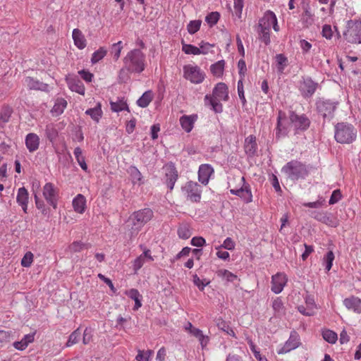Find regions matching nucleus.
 Listing matches in <instances>:
<instances>
[{"label":"nucleus","mask_w":361,"mask_h":361,"mask_svg":"<svg viewBox=\"0 0 361 361\" xmlns=\"http://www.w3.org/2000/svg\"><path fill=\"white\" fill-rule=\"evenodd\" d=\"M276 32L279 31V25L275 13L271 11H267L263 16L259 20L257 32L259 39L266 44H269L271 27Z\"/></svg>","instance_id":"obj_3"},{"label":"nucleus","mask_w":361,"mask_h":361,"mask_svg":"<svg viewBox=\"0 0 361 361\" xmlns=\"http://www.w3.org/2000/svg\"><path fill=\"white\" fill-rule=\"evenodd\" d=\"M125 294L135 301V305L133 307L134 310H137L142 307L141 300L142 296L140 295L139 291L135 288H131L126 290Z\"/></svg>","instance_id":"obj_31"},{"label":"nucleus","mask_w":361,"mask_h":361,"mask_svg":"<svg viewBox=\"0 0 361 361\" xmlns=\"http://www.w3.org/2000/svg\"><path fill=\"white\" fill-rule=\"evenodd\" d=\"M275 58H276V61L277 63L278 71L279 73H282L283 72L285 68L288 64V58L282 54H276Z\"/></svg>","instance_id":"obj_40"},{"label":"nucleus","mask_w":361,"mask_h":361,"mask_svg":"<svg viewBox=\"0 0 361 361\" xmlns=\"http://www.w3.org/2000/svg\"><path fill=\"white\" fill-rule=\"evenodd\" d=\"M228 97L227 85L224 82H219L214 87L212 94L205 96V104L210 105L214 112L221 113L223 111V106L220 102L227 101Z\"/></svg>","instance_id":"obj_4"},{"label":"nucleus","mask_w":361,"mask_h":361,"mask_svg":"<svg viewBox=\"0 0 361 361\" xmlns=\"http://www.w3.org/2000/svg\"><path fill=\"white\" fill-rule=\"evenodd\" d=\"M322 36L327 39H331L334 32L330 25H324L322 27Z\"/></svg>","instance_id":"obj_56"},{"label":"nucleus","mask_w":361,"mask_h":361,"mask_svg":"<svg viewBox=\"0 0 361 361\" xmlns=\"http://www.w3.org/2000/svg\"><path fill=\"white\" fill-rule=\"evenodd\" d=\"M187 199L192 202H199L201 200L202 189L200 185L193 181H189L182 188Z\"/></svg>","instance_id":"obj_11"},{"label":"nucleus","mask_w":361,"mask_h":361,"mask_svg":"<svg viewBox=\"0 0 361 361\" xmlns=\"http://www.w3.org/2000/svg\"><path fill=\"white\" fill-rule=\"evenodd\" d=\"M334 252L330 250L329 251L326 256L324 258V261L326 264V271H329L332 267L333 262L334 260Z\"/></svg>","instance_id":"obj_53"},{"label":"nucleus","mask_w":361,"mask_h":361,"mask_svg":"<svg viewBox=\"0 0 361 361\" xmlns=\"http://www.w3.org/2000/svg\"><path fill=\"white\" fill-rule=\"evenodd\" d=\"M219 13L216 11L211 12L206 16L205 20L212 27L217 23L218 20H219Z\"/></svg>","instance_id":"obj_51"},{"label":"nucleus","mask_w":361,"mask_h":361,"mask_svg":"<svg viewBox=\"0 0 361 361\" xmlns=\"http://www.w3.org/2000/svg\"><path fill=\"white\" fill-rule=\"evenodd\" d=\"M302 20L306 25H312L313 23V15L310 11L306 8L302 15Z\"/></svg>","instance_id":"obj_55"},{"label":"nucleus","mask_w":361,"mask_h":361,"mask_svg":"<svg viewBox=\"0 0 361 361\" xmlns=\"http://www.w3.org/2000/svg\"><path fill=\"white\" fill-rule=\"evenodd\" d=\"M218 328L225 332L226 334L231 336L233 338H236L235 334L233 329L230 325L223 319H219L216 324Z\"/></svg>","instance_id":"obj_41"},{"label":"nucleus","mask_w":361,"mask_h":361,"mask_svg":"<svg viewBox=\"0 0 361 361\" xmlns=\"http://www.w3.org/2000/svg\"><path fill=\"white\" fill-rule=\"evenodd\" d=\"M128 173L133 184L141 183L142 176L140 171L135 166H130L128 169Z\"/></svg>","instance_id":"obj_43"},{"label":"nucleus","mask_w":361,"mask_h":361,"mask_svg":"<svg viewBox=\"0 0 361 361\" xmlns=\"http://www.w3.org/2000/svg\"><path fill=\"white\" fill-rule=\"evenodd\" d=\"M85 248V244L81 241H74L68 246L71 252H79Z\"/></svg>","instance_id":"obj_52"},{"label":"nucleus","mask_w":361,"mask_h":361,"mask_svg":"<svg viewBox=\"0 0 361 361\" xmlns=\"http://www.w3.org/2000/svg\"><path fill=\"white\" fill-rule=\"evenodd\" d=\"M224 67L225 61L220 60L210 66V71L214 76L221 78L224 74Z\"/></svg>","instance_id":"obj_34"},{"label":"nucleus","mask_w":361,"mask_h":361,"mask_svg":"<svg viewBox=\"0 0 361 361\" xmlns=\"http://www.w3.org/2000/svg\"><path fill=\"white\" fill-rule=\"evenodd\" d=\"M322 336L326 341L332 344L335 343L338 339L337 334L329 329L323 331Z\"/></svg>","instance_id":"obj_45"},{"label":"nucleus","mask_w":361,"mask_h":361,"mask_svg":"<svg viewBox=\"0 0 361 361\" xmlns=\"http://www.w3.org/2000/svg\"><path fill=\"white\" fill-rule=\"evenodd\" d=\"M123 68L120 71L119 77L126 70L130 73H140L146 68L145 54L139 49H134L128 52L123 58Z\"/></svg>","instance_id":"obj_2"},{"label":"nucleus","mask_w":361,"mask_h":361,"mask_svg":"<svg viewBox=\"0 0 361 361\" xmlns=\"http://www.w3.org/2000/svg\"><path fill=\"white\" fill-rule=\"evenodd\" d=\"M153 353L154 352L152 350H148L146 351L139 350L135 359L137 361H149Z\"/></svg>","instance_id":"obj_48"},{"label":"nucleus","mask_w":361,"mask_h":361,"mask_svg":"<svg viewBox=\"0 0 361 361\" xmlns=\"http://www.w3.org/2000/svg\"><path fill=\"white\" fill-rule=\"evenodd\" d=\"M292 126L290 118L287 117L286 114L279 110L277 115V122L276 126V138L280 139L288 135L290 128Z\"/></svg>","instance_id":"obj_10"},{"label":"nucleus","mask_w":361,"mask_h":361,"mask_svg":"<svg viewBox=\"0 0 361 361\" xmlns=\"http://www.w3.org/2000/svg\"><path fill=\"white\" fill-rule=\"evenodd\" d=\"M163 169L165 173V183L169 190H172L178 178V171L172 163L166 164Z\"/></svg>","instance_id":"obj_14"},{"label":"nucleus","mask_w":361,"mask_h":361,"mask_svg":"<svg viewBox=\"0 0 361 361\" xmlns=\"http://www.w3.org/2000/svg\"><path fill=\"white\" fill-rule=\"evenodd\" d=\"M344 306L355 314H361V299L358 297L351 295L343 300Z\"/></svg>","instance_id":"obj_18"},{"label":"nucleus","mask_w":361,"mask_h":361,"mask_svg":"<svg viewBox=\"0 0 361 361\" xmlns=\"http://www.w3.org/2000/svg\"><path fill=\"white\" fill-rule=\"evenodd\" d=\"M235 243L231 238H226L223 244L221 245V247L228 250H233L235 248Z\"/></svg>","instance_id":"obj_57"},{"label":"nucleus","mask_w":361,"mask_h":361,"mask_svg":"<svg viewBox=\"0 0 361 361\" xmlns=\"http://www.w3.org/2000/svg\"><path fill=\"white\" fill-rule=\"evenodd\" d=\"M154 94L152 91L145 92L137 101V104L142 108L147 107L152 101Z\"/></svg>","instance_id":"obj_36"},{"label":"nucleus","mask_w":361,"mask_h":361,"mask_svg":"<svg viewBox=\"0 0 361 361\" xmlns=\"http://www.w3.org/2000/svg\"><path fill=\"white\" fill-rule=\"evenodd\" d=\"M289 118L294 128L295 134L306 130L310 125V119L305 114L298 115L295 111H290Z\"/></svg>","instance_id":"obj_12"},{"label":"nucleus","mask_w":361,"mask_h":361,"mask_svg":"<svg viewBox=\"0 0 361 361\" xmlns=\"http://www.w3.org/2000/svg\"><path fill=\"white\" fill-rule=\"evenodd\" d=\"M214 173L213 168L209 164H202L199 167L198 180L203 185L209 183L210 176Z\"/></svg>","instance_id":"obj_21"},{"label":"nucleus","mask_w":361,"mask_h":361,"mask_svg":"<svg viewBox=\"0 0 361 361\" xmlns=\"http://www.w3.org/2000/svg\"><path fill=\"white\" fill-rule=\"evenodd\" d=\"M299 339L298 336L291 335L283 346L278 350V354H284L298 347Z\"/></svg>","instance_id":"obj_27"},{"label":"nucleus","mask_w":361,"mask_h":361,"mask_svg":"<svg viewBox=\"0 0 361 361\" xmlns=\"http://www.w3.org/2000/svg\"><path fill=\"white\" fill-rule=\"evenodd\" d=\"M178 235L182 239H188L191 235V231L187 224H182L178 227Z\"/></svg>","instance_id":"obj_46"},{"label":"nucleus","mask_w":361,"mask_h":361,"mask_svg":"<svg viewBox=\"0 0 361 361\" xmlns=\"http://www.w3.org/2000/svg\"><path fill=\"white\" fill-rule=\"evenodd\" d=\"M42 193L47 203L56 209L59 198V190L51 183H47L43 187Z\"/></svg>","instance_id":"obj_13"},{"label":"nucleus","mask_w":361,"mask_h":361,"mask_svg":"<svg viewBox=\"0 0 361 361\" xmlns=\"http://www.w3.org/2000/svg\"><path fill=\"white\" fill-rule=\"evenodd\" d=\"M66 80L69 89L71 91L75 92L81 95L85 94V86L82 81L78 78L75 77H66Z\"/></svg>","instance_id":"obj_23"},{"label":"nucleus","mask_w":361,"mask_h":361,"mask_svg":"<svg viewBox=\"0 0 361 361\" xmlns=\"http://www.w3.org/2000/svg\"><path fill=\"white\" fill-rule=\"evenodd\" d=\"M212 47L213 45L210 44L208 42H202L200 44V47H198L200 54H207L209 51L210 48Z\"/></svg>","instance_id":"obj_58"},{"label":"nucleus","mask_w":361,"mask_h":361,"mask_svg":"<svg viewBox=\"0 0 361 361\" xmlns=\"http://www.w3.org/2000/svg\"><path fill=\"white\" fill-rule=\"evenodd\" d=\"M283 171L292 180L304 178L308 173L305 165L298 161L287 163L283 167Z\"/></svg>","instance_id":"obj_7"},{"label":"nucleus","mask_w":361,"mask_h":361,"mask_svg":"<svg viewBox=\"0 0 361 361\" xmlns=\"http://www.w3.org/2000/svg\"><path fill=\"white\" fill-rule=\"evenodd\" d=\"M319 112L324 118H332L334 113L337 108L338 102H331L330 100L319 101L317 104Z\"/></svg>","instance_id":"obj_15"},{"label":"nucleus","mask_w":361,"mask_h":361,"mask_svg":"<svg viewBox=\"0 0 361 361\" xmlns=\"http://www.w3.org/2000/svg\"><path fill=\"white\" fill-rule=\"evenodd\" d=\"M183 71V78L193 84L202 83L206 77L205 73L197 65H185Z\"/></svg>","instance_id":"obj_9"},{"label":"nucleus","mask_w":361,"mask_h":361,"mask_svg":"<svg viewBox=\"0 0 361 361\" xmlns=\"http://www.w3.org/2000/svg\"><path fill=\"white\" fill-rule=\"evenodd\" d=\"M202 21L200 20H191L187 25L188 32L193 35L196 33L200 28Z\"/></svg>","instance_id":"obj_50"},{"label":"nucleus","mask_w":361,"mask_h":361,"mask_svg":"<svg viewBox=\"0 0 361 361\" xmlns=\"http://www.w3.org/2000/svg\"><path fill=\"white\" fill-rule=\"evenodd\" d=\"M45 135L51 142L56 140L58 136V131L54 124L49 123L46 126Z\"/></svg>","instance_id":"obj_42"},{"label":"nucleus","mask_w":361,"mask_h":361,"mask_svg":"<svg viewBox=\"0 0 361 361\" xmlns=\"http://www.w3.org/2000/svg\"><path fill=\"white\" fill-rule=\"evenodd\" d=\"M85 114L89 115L95 122L98 123L103 114L101 103L99 102L95 107L86 110Z\"/></svg>","instance_id":"obj_33"},{"label":"nucleus","mask_w":361,"mask_h":361,"mask_svg":"<svg viewBox=\"0 0 361 361\" xmlns=\"http://www.w3.org/2000/svg\"><path fill=\"white\" fill-rule=\"evenodd\" d=\"M190 334L198 339L202 348L207 345L209 341V336L204 335L200 329L195 328L192 329Z\"/></svg>","instance_id":"obj_35"},{"label":"nucleus","mask_w":361,"mask_h":361,"mask_svg":"<svg viewBox=\"0 0 361 361\" xmlns=\"http://www.w3.org/2000/svg\"><path fill=\"white\" fill-rule=\"evenodd\" d=\"M182 51L186 54L200 55L198 47L182 42Z\"/></svg>","instance_id":"obj_47"},{"label":"nucleus","mask_w":361,"mask_h":361,"mask_svg":"<svg viewBox=\"0 0 361 361\" xmlns=\"http://www.w3.org/2000/svg\"><path fill=\"white\" fill-rule=\"evenodd\" d=\"M357 129L350 123H338L335 126L334 138L341 144H350L357 138Z\"/></svg>","instance_id":"obj_5"},{"label":"nucleus","mask_w":361,"mask_h":361,"mask_svg":"<svg viewBox=\"0 0 361 361\" xmlns=\"http://www.w3.org/2000/svg\"><path fill=\"white\" fill-rule=\"evenodd\" d=\"M300 47L302 49L303 53H307L312 48V44L305 39H301L300 41Z\"/></svg>","instance_id":"obj_64"},{"label":"nucleus","mask_w":361,"mask_h":361,"mask_svg":"<svg viewBox=\"0 0 361 361\" xmlns=\"http://www.w3.org/2000/svg\"><path fill=\"white\" fill-rule=\"evenodd\" d=\"M272 308L277 316L285 314V307L281 298H276L273 300Z\"/></svg>","instance_id":"obj_38"},{"label":"nucleus","mask_w":361,"mask_h":361,"mask_svg":"<svg viewBox=\"0 0 361 361\" xmlns=\"http://www.w3.org/2000/svg\"><path fill=\"white\" fill-rule=\"evenodd\" d=\"M147 260H154V258L151 255V252L149 250H144L143 253H142L133 262V269L134 270V272L135 274L137 273V271L142 267V266Z\"/></svg>","instance_id":"obj_20"},{"label":"nucleus","mask_w":361,"mask_h":361,"mask_svg":"<svg viewBox=\"0 0 361 361\" xmlns=\"http://www.w3.org/2000/svg\"><path fill=\"white\" fill-rule=\"evenodd\" d=\"M25 145L30 152L37 151L39 146V137L33 133H28L25 137Z\"/></svg>","instance_id":"obj_25"},{"label":"nucleus","mask_w":361,"mask_h":361,"mask_svg":"<svg viewBox=\"0 0 361 361\" xmlns=\"http://www.w3.org/2000/svg\"><path fill=\"white\" fill-rule=\"evenodd\" d=\"M107 51L104 47H100L98 50L95 51L92 56L91 62L94 64L102 60L106 55Z\"/></svg>","instance_id":"obj_44"},{"label":"nucleus","mask_w":361,"mask_h":361,"mask_svg":"<svg viewBox=\"0 0 361 361\" xmlns=\"http://www.w3.org/2000/svg\"><path fill=\"white\" fill-rule=\"evenodd\" d=\"M197 118L198 116L197 114L184 115L181 116L180 118V124L182 128L186 133H190L192 130Z\"/></svg>","instance_id":"obj_24"},{"label":"nucleus","mask_w":361,"mask_h":361,"mask_svg":"<svg viewBox=\"0 0 361 361\" xmlns=\"http://www.w3.org/2000/svg\"><path fill=\"white\" fill-rule=\"evenodd\" d=\"M205 243V239L200 236L193 237L191 240V245L195 247H202Z\"/></svg>","instance_id":"obj_59"},{"label":"nucleus","mask_w":361,"mask_h":361,"mask_svg":"<svg viewBox=\"0 0 361 361\" xmlns=\"http://www.w3.org/2000/svg\"><path fill=\"white\" fill-rule=\"evenodd\" d=\"M81 78L86 82H90L92 81L94 75L89 71L82 70L78 72Z\"/></svg>","instance_id":"obj_61"},{"label":"nucleus","mask_w":361,"mask_h":361,"mask_svg":"<svg viewBox=\"0 0 361 361\" xmlns=\"http://www.w3.org/2000/svg\"><path fill=\"white\" fill-rule=\"evenodd\" d=\"M306 307L300 305L298 307V311L306 316H312L314 314L315 310H317V305L314 300L311 296H307L305 298Z\"/></svg>","instance_id":"obj_22"},{"label":"nucleus","mask_w":361,"mask_h":361,"mask_svg":"<svg viewBox=\"0 0 361 361\" xmlns=\"http://www.w3.org/2000/svg\"><path fill=\"white\" fill-rule=\"evenodd\" d=\"M72 37L74 45L79 49H83L87 46V40L82 31L78 28H75L72 32Z\"/></svg>","instance_id":"obj_26"},{"label":"nucleus","mask_w":361,"mask_h":361,"mask_svg":"<svg viewBox=\"0 0 361 361\" xmlns=\"http://www.w3.org/2000/svg\"><path fill=\"white\" fill-rule=\"evenodd\" d=\"M341 197V192L339 190H334L329 200V204H334L336 203Z\"/></svg>","instance_id":"obj_63"},{"label":"nucleus","mask_w":361,"mask_h":361,"mask_svg":"<svg viewBox=\"0 0 361 361\" xmlns=\"http://www.w3.org/2000/svg\"><path fill=\"white\" fill-rule=\"evenodd\" d=\"M154 214L151 209L145 208L134 212L128 218L126 226L127 235L130 239L136 237L142 227L152 218Z\"/></svg>","instance_id":"obj_1"},{"label":"nucleus","mask_w":361,"mask_h":361,"mask_svg":"<svg viewBox=\"0 0 361 361\" xmlns=\"http://www.w3.org/2000/svg\"><path fill=\"white\" fill-rule=\"evenodd\" d=\"M92 335L91 329L89 328H86L83 334L82 343L85 345H87L92 341Z\"/></svg>","instance_id":"obj_60"},{"label":"nucleus","mask_w":361,"mask_h":361,"mask_svg":"<svg viewBox=\"0 0 361 361\" xmlns=\"http://www.w3.org/2000/svg\"><path fill=\"white\" fill-rule=\"evenodd\" d=\"M317 87V82L311 78H306L300 86V91L304 97H310L314 94Z\"/></svg>","instance_id":"obj_19"},{"label":"nucleus","mask_w":361,"mask_h":361,"mask_svg":"<svg viewBox=\"0 0 361 361\" xmlns=\"http://www.w3.org/2000/svg\"><path fill=\"white\" fill-rule=\"evenodd\" d=\"M245 153L250 156H253L257 149V145L256 142V137L253 135H250L245 138L244 145Z\"/></svg>","instance_id":"obj_29"},{"label":"nucleus","mask_w":361,"mask_h":361,"mask_svg":"<svg viewBox=\"0 0 361 361\" xmlns=\"http://www.w3.org/2000/svg\"><path fill=\"white\" fill-rule=\"evenodd\" d=\"M11 331L0 330V343H8L11 338Z\"/></svg>","instance_id":"obj_62"},{"label":"nucleus","mask_w":361,"mask_h":361,"mask_svg":"<svg viewBox=\"0 0 361 361\" xmlns=\"http://www.w3.org/2000/svg\"><path fill=\"white\" fill-rule=\"evenodd\" d=\"M111 109L114 112H120L123 110L129 111V108L124 97L118 98L117 101L110 102Z\"/></svg>","instance_id":"obj_32"},{"label":"nucleus","mask_w":361,"mask_h":361,"mask_svg":"<svg viewBox=\"0 0 361 361\" xmlns=\"http://www.w3.org/2000/svg\"><path fill=\"white\" fill-rule=\"evenodd\" d=\"M218 277L221 278L229 282H233L234 280L237 279V276L230 271L224 269H219L216 272Z\"/></svg>","instance_id":"obj_39"},{"label":"nucleus","mask_w":361,"mask_h":361,"mask_svg":"<svg viewBox=\"0 0 361 361\" xmlns=\"http://www.w3.org/2000/svg\"><path fill=\"white\" fill-rule=\"evenodd\" d=\"M312 216L316 220L331 227L336 228L338 226V220L335 217L330 216L326 212H312Z\"/></svg>","instance_id":"obj_17"},{"label":"nucleus","mask_w":361,"mask_h":361,"mask_svg":"<svg viewBox=\"0 0 361 361\" xmlns=\"http://www.w3.org/2000/svg\"><path fill=\"white\" fill-rule=\"evenodd\" d=\"M28 192L24 188H20L18 190L16 200L19 205L21 206L25 213H27V204H28Z\"/></svg>","instance_id":"obj_30"},{"label":"nucleus","mask_w":361,"mask_h":361,"mask_svg":"<svg viewBox=\"0 0 361 361\" xmlns=\"http://www.w3.org/2000/svg\"><path fill=\"white\" fill-rule=\"evenodd\" d=\"M288 282V277L285 273L278 272L271 277V287L272 292L279 294L282 292L283 288Z\"/></svg>","instance_id":"obj_16"},{"label":"nucleus","mask_w":361,"mask_h":361,"mask_svg":"<svg viewBox=\"0 0 361 361\" xmlns=\"http://www.w3.org/2000/svg\"><path fill=\"white\" fill-rule=\"evenodd\" d=\"M67 106V102L63 98H59L56 100L55 104L52 108V113L56 116L61 114Z\"/></svg>","instance_id":"obj_37"},{"label":"nucleus","mask_w":361,"mask_h":361,"mask_svg":"<svg viewBox=\"0 0 361 361\" xmlns=\"http://www.w3.org/2000/svg\"><path fill=\"white\" fill-rule=\"evenodd\" d=\"M233 180L237 182L235 185L232 183H229L230 192L237 195L243 199L245 202H251L252 201V195L249 184L246 183L243 176H235Z\"/></svg>","instance_id":"obj_6"},{"label":"nucleus","mask_w":361,"mask_h":361,"mask_svg":"<svg viewBox=\"0 0 361 361\" xmlns=\"http://www.w3.org/2000/svg\"><path fill=\"white\" fill-rule=\"evenodd\" d=\"M345 39L350 43H361V21L348 20L346 30L343 32Z\"/></svg>","instance_id":"obj_8"},{"label":"nucleus","mask_w":361,"mask_h":361,"mask_svg":"<svg viewBox=\"0 0 361 361\" xmlns=\"http://www.w3.org/2000/svg\"><path fill=\"white\" fill-rule=\"evenodd\" d=\"M34 255L31 252H27L21 259L23 267H30L33 262Z\"/></svg>","instance_id":"obj_54"},{"label":"nucleus","mask_w":361,"mask_h":361,"mask_svg":"<svg viewBox=\"0 0 361 361\" xmlns=\"http://www.w3.org/2000/svg\"><path fill=\"white\" fill-rule=\"evenodd\" d=\"M80 338V331L79 328L75 330L69 336L68 340L66 344V347H71L77 343Z\"/></svg>","instance_id":"obj_49"},{"label":"nucleus","mask_w":361,"mask_h":361,"mask_svg":"<svg viewBox=\"0 0 361 361\" xmlns=\"http://www.w3.org/2000/svg\"><path fill=\"white\" fill-rule=\"evenodd\" d=\"M72 205L75 212L82 214L86 209V198L84 195L78 194L73 200Z\"/></svg>","instance_id":"obj_28"}]
</instances>
